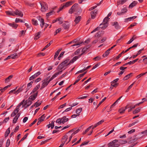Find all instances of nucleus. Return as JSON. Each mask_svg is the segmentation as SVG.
Wrapping results in <instances>:
<instances>
[{
	"label": "nucleus",
	"instance_id": "1",
	"mask_svg": "<svg viewBox=\"0 0 147 147\" xmlns=\"http://www.w3.org/2000/svg\"><path fill=\"white\" fill-rule=\"evenodd\" d=\"M69 59H67L61 63H60L57 67V69L58 71L60 70L63 68L65 67L68 65H69Z\"/></svg>",
	"mask_w": 147,
	"mask_h": 147
},
{
	"label": "nucleus",
	"instance_id": "2",
	"mask_svg": "<svg viewBox=\"0 0 147 147\" xmlns=\"http://www.w3.org/2000/svg\"><path fill=\"white\" fill-rule=\"evenodd\" d=\"M49 77H48L42 81V83L40 88V90L42 89L47 86L49 83L47 81V80H49Z\"/></svg>",
	"mask_w": 147,
	"mask_h": 147
},
{
	"label": "nucleus",
	"instance_id": "3",
	"mask_svg": "<svg viewBox=\"0 0 147 147\" xmlns=\"http://www.w3.org/2000/svg\"><path fill=\"white\" fill-rule=\"evenodd\" d=\"M41 6V11L42 12H45L48 9V7L47 3L44 2H42L40 3Z\"/></svg>",
	"mask_w": 147,
	"mask_h": 147
},
{
	"label": "nucleus",
	"instance_id": "4",
	"mask_svg": "<svg viewBox=\"0 0 147 147\" xmlns=\"http://www.w3.org/2000/svg\"><path fill=\"white\" fill-rule=\"evenodd\" d=\"M78 8V4L77 3L74 4L69 10V13H73L74 12L76 11Z\"/></svg>",
	"mask_w": 147,
	"mask_h": 147
},
{
	"label": "nucleus",
	"instance_id": "5",
	"mask_svg": "<svg viewBox=\"0 0 147 147\" xmlns=\"http://www.w3.org/2000/svg\"><path fill=\"white\" fill-rule=\"evenodd\" d=\"M125 6V5L123 6V8L122 9L121 12H117V14L118 15H122L127 12V8Z\"/></svg>",
	"mask_w": 147,
	"mask_h": 147
},
{
	"label": "nucleus",
	"instance_id": "6",
	"mask_svg": "<svg viewBox=\"0 0 147 147\" xmlns=\"http://www.w3.org/2000/svg\"><path fill=\"white\" fill-rule=\"evenodd\" d=\"M62 72V71L61 70L55 73L50 78H49V80H47V81L49 82V83L50 81L52 80L54 78L57 77V76L59 74H61Z\"/></svg>",
	"mask_w": 147,
	"mask_h": 147
},
{
	"label": "nucleus",
	"instance_id": "7",
	"mask_svg": "<svg viewBox=\"0 0 147 147\" xmlns=\"http://www.w3.org/2000/svg\"><path fill=\"white\" fill-rule=\"evenodd\" d=\"M109 18H108V17H106L103 20V23L104 25V26L103 27V29H105L108 26V24L107 23L109 20Z\"/></svg>",
	"mask_w": 147,
	"mask_h": 147
},
{
	"label": "nucleus",
	"instance_id": "8",
	"mask_svg": "<svg viewBox=\"0 0 147 147\" xmlns=\"http://www.w3.org/2000/svg\"><path fill=\"white\" fill-rule=\"evenodd\" d=\"M14 13H15V16L16 15H18L19 16L22 17L23 16V14L22 12L18 9L16 10L15 11H14Z\"/></svg>",
	"mask_w": 147,
	"mask_h": 147
},
{
	"label": "nucleus",
	"instance_id": "9",
	"mask_svg": "<svg viewBox=\"0 0 147 147\" xmlns=\"http://www.w3.org/2000/svg\"><path fill=\"white\" fill-rule=\"evenodd\" d=\"M97 11L96 9L92 11L90 13L91 18L92 19L95 18L96 17V14H97Z\"/></svg>",
	"mask_w": 147,
	"mask_h": 147
},
{
	"label": "nucleus",
	"instance_id": "10",
	"mask_svg": "<svg viewBox=\"0 0 147 147\" xmlns=\"http://www.w3.org/2000/svg\"><path fill=\"white\" fill-rule=\"evenodd\" d=\"M38 93V92L37 91L35 93L33 94L29 98V99L32 100H34L36 97Z\"/></svg>",
	"mask_w": 147,
	"mask_h": 147
},
{
	"label": "nucleus",
	"instance_id": "11",
	"mask_svg": "<svg viewBox=\"0 0 147 147\" xmlns=\"http://www.w3.org/2000/svg\"><path fill=\"white\" fill-rule=\"evenodd\" d=\"M32 102V101L29 99L27 100L25 102V104L24 106H25V108H27L29 107L31 105Z\"/></svg>",
	"mask_w": 147,
	"mask_h": 147
},
{
	"label": "nucleus",
	"instance_id": "12",
	"mask_svg": "<svg viewBox=\"0 0 147 147\" xmlns=\"http://www.w3.org/2000/svg\"><path fill=\"white\" fill-rule=\"evenodd\" d=\"M25 87H26L25 85H23L22 86L20 87L19 88H18L17 90L15 92H14V94H15L16 93L18 94L20 92L22 91L25 88Z\"/></svg>",
	"mask_w": 147,
	"mask_h": 147
},
{
	"label": "nucleus",
	"instance_id": "13",
	"mask_svg": "<svg viewBox=\"0 0 147 147\" xmlns=\"http://www.w3.org/2000/svg\"><path fill=\"white\" fill-rule=\"evenodd\" d=\"M72 130H71L69 131L68 133L66 135H68V138H69V141L67 143V144L68 142H69L71 140V139L72 138V137L74 136V134H73L72 133L71 134H70V132H72Z\"/></svg>",
	"mask_w": 147,
	"mask_h": 147
},
{
	"label": "nucleus",
	"instance_id": "14",
	"mask_svg": "<svg viewBox=\"0 0 147 147\" xmlns=\"http://www.w3.org/2000/svg\"><path fill=\"white\" fill-rule=\"evenodd\" d=\"M117 142L118 140H115L111 142L108 144V147H114V145Z\"/></svg>",
	"mask_w": 147,
	"mask_h": 147
},
{
	"label": "nucleus",
	"instance_id": "15",
	"mask_svg": "<svg viewBox=\"0 0 147 147\" xmlns=\"http://www.w3.org/2000/svg\"><path fill=\"white\" fill-rule=\"evenodd\" d=\"M111 25L113 26H114L115 29H118L120 28V26L117 22H112L111 23Z\"/></svg>",
	"mask_w": 147,
	"mask_h": 147
},
{
	"label": "nucleus",
	"instance_id": "16",
	"mask_svg": "<svg viewBox=\"0 0 147 147\" xmlns=\"http://www.w3.org/2000/svg\"><path fill=\"white\" fill-rule=\"evenodd\" d=\"M62 26L65 29L68 30L69 27L70 25L68 22H66L64 23Z\"/></svg>",
	"mask_w": 147,
	"mask_h": 147
},
{
	"label": "nucleus",
	"instance_id": "17",
	"mask_svg": "<svg viewBox=\"0 0 147 147\" xmlns=\"http://www.w3.org/2000/svg\"><path fill=\"white\" fill-rule=\"evenodd\" d=\"M137 17L134 16L131 17H130L128 18H125L124 20L125 22H127L128 21L133 20L134 19L136 18Z\"/></svg>",
	"mask_w": 147,
	"mask_h": 147
},
{
	"label": "nucleus",
	"instance_id": "18",
	"mask_svg": "<svg viewBox=\"0 0 147 147\" xmlns=\"http://www.w3.org/2000/svg\"><path fill=\"white\" fill-rule=\"evenodd\" d=\"M137 1H134L129 5V8H132L135 6L137 4Z\"/></svg>",
	"mask_w": 147,
	"mask_h": 147
},
{
	"label": "nucleus",
	"instance_id": "19",
	"mask_svg": "<svg viewBox=\"0 0 147 147\" xmlns=\"http://www.w3.org/2000/svg\"><path fill=\"white\" fill-rule=\"evenodd\" d=\"M100 27H97L96 28H95L94 30H93L91 32V33H93V32H94L97 31L99 29V28H102L103 29V28H102L104 26V25L103 24V23H102V24H100Z\"/></svg>",
	"mask_w": 147,
	"mask_h": 147
},
{
	"label": "nucleus",
	"instance_id": "20",
	"mask_svg": "<svg viewBox=\"0 0 147 147\" xmlns=\"http://www.w3.org/2000/svg\"><path fill=\"white\" fill-rule=\"evenodd\" d=\"M20 113H18L15 116V117L14 118L13 121V123H16L17 122V121L18 118V117H20Z\"/></svg>",
	"mask_w": 147,
	"mask_h": 147
},
{
	"label": "nucleus",
	"instance_id": "21",
	"mask_svg": "<svg viewBox=\"0 0 147 147\" xmlns=\"http://www.w3.org/2000/svg\"><path fill=\"white\" fill-rule=\"evenodd\" d=\"M34 81H32L28 83L27 85V88H26V92L30 89L32 87V85Z\"/></svg>",
	"mask_w": 147,
	"mask_h": 147
},
{
	"label": "nucleus",
	"instance_id": "22",
	"mask_svg": "<svg viewBox=\"0 0 147 147\" xmlns=\"http://www.w3.org/2000/svg\"><path fill=\"white\" fill-rule=\"evenodd\" d=\"M128 0H120L118 1L117 2V6L120 4L123 5Z\"/></svg>",
	"mask_w": 147,
	"mask_h": 147
},
{
	"label": "nucleus",
	"instance_id": "23",
	"mask_svg": "<svg viewBox=\"0 0 147 147\" xmlns=\"http://www.w3.org/2000/svg\"><path fill=\"white\" fill-rule=\"evenodd\" d=\"M61 123H62L64 124L65 122L69 120V119L66 118V116H64L61 118Z\"/></svg>",
	"mask_w": 147,
	"mask_h": 147
},
{
	"label": "nucleus",
	"instance_id": "24",
	"mask_svg": "<svg viewBox=\"0 0 147 147\" xmlns=\"http://www.w3.org/2000/svg\"><path fill=\"white\" fill-rule=\"evenodd\" d=\"M6 13L7 15H11L13 16H15V13L13 11H8L5 12Z\"/></svg>",
	"mask_w": 147,
	"mask_h": 147
},
{
	"label": "nucleus",
	"instance_id": "25",
	"mask_svg": "<svg viewBox=\"0 0 147 147\" xmlns=\"http://www.w3.org/2000/svg\"><path fill=\"white\" fill-rule=\"evenodd\" d=\"M40 87V85L39 84H38L33 89L30 94L33 93L35 92L39 89Z\"/></svg>",
	"mask_w": 147,
	"mask_h": 147
},
{
	"label": "nucleus",
	"instance_id": "26",
	"mask_svg": "<svg viewBox=\"0 0 147 147\" xmlns=\"http://www.w3.org/2000/svg\"><path fill=\"white\" fill-rule=\"evenodd\" d=\"M127 109V106L125 107V108H121L119 109V112L121 114H123L124 113L125 110Z\"/></svg>",
	"mask_w": 147,
	"mask_h": 147
},
{
	"label": "nucleus",
	"instance_id": "27",
	"mask_svg": "<svg viewBox=\"0 0 147 147\" xmlns=\"http://www.w3.org/2000/svg\"><path fill=\"white\" fill-rule=\"evenodd\" d=\"M68 138V135L65 134L62 138V142L65 143Z\"/></svg>",
	"mask_w": 147,
	"mask_h": 147
},
{
	"label": "nucleus",
	"instance_id": "28",
	"mask_svg": "<svg viewBox=\"0 0 147 147\" xmlns=\"http://www.w3.org/2000/svg\"><path fill=\"white\" fill-rule=\"evenodd\" d=\"M41 32H38L37 33L35 34V36L34 38V40H37L40 38V34H41Z\"/></svg>",
	"mask_w": 147,
	"mask_h": 147
},
{
	"label": "nucleus",
	"instance_id": "29",
	"mask_svg": "<svg viewBox=\"0 0 147 147\" xmlns=\"http://www.w3.org/2000/svg\"><path fill=\"white\" fill-rule=\"evenodd\" d=\"M133 73H130L128 75L126 76H125L123 78V80H126L128 79L129 78L131 77Z\"/></svg>",
	"mask_w": 147,
	"mask_h": 147
},
{
	"label": "nucleus",
	"instance_id": "30",
	"mask_svg": "<svg viewBox=\"0 0 147 147\" xmlns=\"http://www.w3.org/2000/svg\"><path fill=\"white\" fill-rule=\"evenodd\" d=\"M81 18V16H78L76 17L74 20V21L76 24H77L80 21V20Z\"/></svg>",
	"mask_w": 147,
	"mask_h": 147
},
{
	"label": "nucleus",
	"instance_id": "31",
	"mask_svg": "<svg viewBox=\"0 0 147 147\" xmlns=\"http://www.w3.org/2000/svg\"><path fill=\"white\" fill-rule=\"evenodd\" d=\"M72 3L71 1L67 2L63 4L65 7H67L71 5Z\"/></svg>",
	"mask_w": 147,
	"mask_h": 147
},
{
	"label": "nucleus",
	"instance_id": "32",
	"mask_svg": "<svg viewBox=\"0 0 147 147\" xmlns=\"http://www.w3.org/2000/svg\"><path fill=\"white\" fill-rule=\"evenodd\" d=\"M39 20L40 22V26L42 28L45 24L44 20L43 19L41 18H40Z\"/></svg>",
	"mask_w": 147,
	"mask_h": 147
},
{
	"label": "nucleus",
	"instance_id": "33",
	"mask_svg": "<svg viewBox=\"0 0 147 147\" xmlns=\"http://www.w3.org/2000/svg\"><path fill=\"white\" fill-rule=\"evenodd\" d=\"M110 50L109 49L107 50L102 55V56L103 57H105L109 55V51H110Z\"/></svg>",
	"mask_w": 147,
	"mask_h": 147
},
{
	"label": "nucleus",
	"instance_id": "34",
	"mask_svg": "<svg viewBox=\"0 0 147 147\" xmlns=\"http://www.w3.org/2000/svg\"><path fill=\"white\" fill-rule=\"evenodd\" d=\"M13 76L12 75H11L7 78L5 80V82L7 83L9 82L13 77Z\"/></svg>",
	"mask_w": 147,
	"mask_h": 147
},
{
	"label": "nucleus",
	"instance_id": "35",
	"mask_svg": "<svg viewBox=\"0 0 147 147\" xmlns=\"http://www.w3.org/2000/svg\"><path fill=\"white\" fill-rule=\"evenodd\" d=\"M32 23L35 26H37L38 25L37 21L35 19H33L32 20Z\"/></svg>",
	"mask_w": 147,
	"mask_h": 147
},
{
	"label": "nucleus",
	"instance_id": "36",
	"mask_svg": "<svg viewBox=\"0 0 147 147\" xmlns=\"http://www.w3.org/2000/svg\"><path fill=\"white\" fill-rule=\"evenodd\" d=\"M101 32L99 31L97 33L95 34V37H96V38H98V39H99L100 37L101 36Z\"/></svg>",
	"mask_w": 147,
	"mask_h": 147
},
{
	"label": "nucleus",
	"instance_id": "37",
	"mask_svg": "<svg viewBox=\"0 0 147 147\" xmlns=\"http://www.w3.org/2000/svg\"><path fill=\"white\" fill-rule=\"evenodd\" d=\"M9 24L15 29L17 28L18 26V25L15 24V23H13V24L10 23Z\"/></svg>",
	"mask_w": 147,
	"mask_h": 147
},
{
	"label": "nucleus",
	"instance_id": "38",
	"mask_svg": "<svg viewBox=\"0 0 147 147\" xmlns=\"http://www.w3.org/2000/svg\"><path fill=\"white\" fill-rule=\"evenodd\" d=\"M39 100H38L37 102L35 103L34 105V106L36 107H38L40 106L42 102V101H40V102H38Z\"/></svg>",
	"mask_w": 147,
	"mask_h": 147
},
{
	"label": "nucleus",
	"instance_id": "39",
	"mask_svg": "<svg viewBox=\"0 0 147 147\" xmlns=\"http://www.w3.org/2000/svg\"><path fill=\"white\" fill-rule=\"evenodd\" d=\"M140 108H138L135 109L134 111H133V113L134 114H135L140 112Z\"/></svg>",
	"mask_w": 147,
	"mask_h": 147
},
{
	"label": "nucleus",
	"instance_id": "40",
	"mask_svg": "<svg viewBox=\"0 0 147 147\" xmlns=\"http://www.w3.org/2000/svg\"><path fill=\"white\" fill-rule=\"evenodd\" d=\"M11 56H12L11 57V59H15L18 57V55L16 53H14L13 54H11Z\"/></svg>",
	"mask_w": 147,
	"mask_h": 147
},
{
	"label": "nucleus",
	"instance_id": "41",
	"mask_svg": "<svg viewBox=\"0 0 147 147\" xmlns=\"http://www.w3.org/2000/svg\"><path fill=\"white\" fill-rule=\"evenodd\" d=\"M10 132V128L9 127L6 130L5 134V137H7L9 134Z\"/></svg>",
	"mask_w": 147,
	"mask_h": 147
},
{
	"label": "nucleus",
	"instance_id": "42",
	"mask_svg": "<svg viewBox=\"0 0 147 147\" xmlns=\"http://www.w3.org/2000/svg\"><path fill=\"white\" fill-rule=\"evenodd\" d=\"M82 108H79L76 110V113L78 115V114H79V113H80L82 111Z\"/></svg>",
	"mask_w": 147,
	"mask_h": 147
},
{
	"label": "nucleus",
	"instance_id": "43",
	"mask_svg": "<svg viewBox=\"0 0 147 147\" xmlns=\"http://www.w3.org/2000/svg\"><path fill=\"white\" fill-rule=\"evenodd\" d=\"M135 82H134L131 84L128 87L127 89L126 90L125 92H127L129 91V90L132 87Z\"/></svg>",
	"mask_w": 147,
	"mask_h": 147
},
{
	"label": "nucleus",
	"instance_id": "44",
	"mask_svg": "<svg viewBox=\"0 0 147 147\" xmlns=\"http://www.w3.org/2000/svg\"><path fill=\"white\" fill-rule=\"evenodd\" d=\"M146 73H147V71L145 73H141L139 75L137 76H136V78H137L138 79L139 78H140L141 76H143V75H145Z\"/></svg>",
	"mask_w": 147,
	"mask_h": 147
},
{
	"label": "nucleus",
	"instance_id": "45",
	"mask_svg": "<svg viewBox=\"0 0 147 147\" xmlns=\"http://www.w3.org/2000/svg\"><path fill=\"white\" fill-rule=\"evenodd\" d=\"M24 101L25 100H22V102H21L20 104H19V105H18L16 107L18 109H19V107L22 105V107H23L24 106V105L23 104Z\"/></svg>",
	"mask_w": 147,
	"mask_h": 147
},
{
	"label": "nucleus",
	"instance_id": "46",
	"mask_svg": "<svg viewBox=\"0 0 147 147\" xmlns=\"http://www.w3.org/2000/svg\"><path fill=\"white\" fill-rule=\"evenodd\" d=\"M24 101L25 100H22V102H21L20 104H19V105H18L16 107L18 109H19V107L22 105V107H23L24 106V105L23 104Z\"/></svg>",
	"mask_w": 147,
	"mask_h": 147
},
{
	"label": "nucleus",
	"instance_id": "47",
	"mask_svg": "<svg viewBox=\"0 0 147 147\" xmlns=\"http://www.w3.org/2000/svg\"><path fill=\"white\" fill-rule=\"evenodd\" d=\"M89 47H88V46H86L84 47L82 50V52L83 53H84L86 51H87V49Z\"/></svg>",
	"mask_w": 147,
	"mask_h": 147
},
{
	"label": "nucleus",
	"instance_id": "48",
	"mask_svg": "<svg viewBox=\"0 0 147 147\" xmlns=\"http://www.w3.org/2000/svg\"><path fill=\"white\" fill-rule=\"evenodd\" d=\"M54 13L53 11H51L49 12L46 14V16L48 17L49 16H50L51 15L53 14Z\"/></svg>",
	"mask_w": 147,
	"mask_h": 147
},
{
	"label": "nucleus",
	"instance_id": "49",
	"mask_svg": "<svg viewBox=\"0 0 147 147\" xmlns=\"http://www.w3.org/2000/svg\"><path fill=\"white\" fill-rule=\"evenodd\" d=\"M118 85L117 83H114L113 82H111V86L113 87H116Z\"/></svg>",
	"mask_w": 147,
	"mask_h": 147
},
{
	"label": "nucleus",
	"instance_id": "50",
	"mask_svg": "<svg viewBox=\"0 0 147 147\" xmlns=\"http://www.w3.org/2000/svg\"><path fill=\"white\" fill-rule=\"evenodd\" d=\"M15 22L16 23H18L19 22H24L22 20L18 18H16V19Z\"/></svg>",
	"mask_w": 147,
	"mask_h": 147
},
{
	"label": "nucleus",
	"instance_id": "51",
	"mask_svg": "<svg viewBox=\"0 0 147 147\" xmlns=\"http://www.w3.org/2000/svg\"><path fill=\"white\" fill-rule=\"evenodd\" d=\"M19 110H20L19 109H18L16 107V108L14 110V111L13 112H14V113H15L16 115V114L18 113Z\"/></svg>",
	"mask_w": 147,
	"mask_h": 147
},
{
	"label": "nucleus",
	"instance_id": "52",
	"mask_svg": "<svg viewBox=\"0 0 147 147\" xmlns=\"http://www.w3.org/2000/svg\"><path fill=\"white\" fill-rule=\"evenodd\" d=\"M101 59V57L99 56H98L96 57H94L93 59L95 61H98Z\"/></svg>",
	"mask_w": 147,
	"mask_h": 147
},
{
	"label": "nucleus",
	"instance_id": "53",
	"mask_svg": "<svg viewBox=\"0 0 147 147\" xmlns=\"http://www.w3.org/2000/svg\"><path fill=\"white\" fill-rule=\"evenodd\" d=\"M10 144V140L9 139H7L6 144V147H8L9 145Z\"/></svg>",
	"mask_w": 147,
	"mask_h": 147
},
{
	"label": "nucleus",
	"instance_id": "54",
	"mask_svg": "<svg viewBox=\"0 0 147 147\" xmlns=\"http://www.w3.org/2000/svg\"><path fill=\"white\" fill-rule=\"evenodd\" d=\"M64 52H62L59 55V56L58 57V59L59 60H60V58L61 57H62L63 56L64 54Z\"/></svg>",
	"mask_w": 147,
	"mask_h": 147
},
{
	"label": "nucleus",
	"instance_id": "55",
	"mask_svg": "<svg viewBox=\"0 0 147 147\" xmlns=\"http://www.w3.org/2000/svg\"><path fill=\"white\" fill-rule=\"evenodd\" d=\"M36 76L35 74H34L33 75L31 76L29 78V80H32L35 78L37 77Z\"/></svg>",
	"mask_w": 147,
	"mask_h": 147
},
{
	"label": "nucleus",
	"instance_id": "56",
	"mask_svg": "<svg viewBox=\"0 0 147 147\" xmlns=\"http://www.w3.org/2000/svg\"><path fill=\"white\" fill-rule=\"evenodd\" d=\"M138 122H139L138 121H135L134 123H132L131 124H130L129 125L128 127H131V126L134 125L136 123H138Z\"/></svg>",
	"mask_w": 147,
	"mask_h": 147
},
{
	"label": "nucleus",
	"instance_id": "57",
	"mask_svg": "<svg viewBox=\"0 0 147 147\" xmlns=\"http://www.w3.org/2000/svg\"><path fill=\"white\" fill-rule=\"evenodd\" d=\"M61 120H62V119H61V118H59L57 120L56 122L57 123H58L59 124H60L61 123H62Z\"/></svg>",
	"mask_w": 147,
	"mask_h": 147
},
{
	"label": "nucleus",
	"instance_id": "58",
	"mask_svg": "<svg viewBox=\"0 0 147 147\" xmlns=\"http://www.w3.org/2000/svg\"><path fill=\"white\" fill-rule=\"evenodd\" d=\"M137 24V23L136 22L134 23L131 24L130 26L128 27V28H130L131 27L135 26Z\"/></svg>",
	"mask_w": 147,
	"mask_h": 147
},
{
	"label": "nucleus",
	"instance_id": "59",
	"mask_svg": "<svg viewBox=\"0 0 147 147\" xmlns=\"http://www.w3.org/2000/svg\"><path fill=\"white\" fill-rule=\"evenodd\" d=\"M106 39V38H103L100 40H98L99 43H101L103 42H104Z\"/></svg>",
	"mask_w": 147,
	"mask_h": 147
},
{
	"label": "nucleus",
	"instance_id": "60",
	"mask_svg": "<svg viewBox=\"0 0 147 147\" xmlns=\"http://www.w3.org/2000/svg\"><path fill=\"white\" fill-rule=\"evenodd\" d=\"M28 135V133L26 134L21 140V141H23L27 137Z\"/></svg>",
	"mask_w": 147,
	"mask_h": 147
},
{
	"label": "nucleus",
	"instance_id": "61",
	"mask_svg": "<svg viewBox=\"0 0 147 147\" xmlns=\"http://www.w3.org/2000/svg\"><path fill=\"white\" fill-rule=\"evenodd\" d=\"M45 114L43 115L41 117H40L38 119V120H41L43 119V120H44V119L45 118Z\"/></svg>",
	"mask_w": 147,
	"mask_h": 147
},
{
	"label": "nucleus",
	"instance_id": "62",
	"mask_svg": "<svg viewBox=\"0 0 147 147\" xmlns=\"http://www.w3.org/2000/svg\"><path fill=\"white\" fill-rule=\"evenodd\" d=\"M50 45V43H49L46 46H45L44 48L42 50V51H43L47 48H48Z\"/></svg>",
	"mask_w": 147,
	"mask_h": 147
},
{
	"label": "nucleus",
	"instance_id": "63",
	"mask_svg": "<svg viewBox=\"0 0 147 147\" xmlns=\"http://www.w3.org/2000/svg\"><path fill=\"white\" fill-rule=\"evenodd\" d=\"M127 142L126 140L123 141L121 140L120 141V143L121 144H123L126 143Z\"/></svg>",
	"mask_w": 147,
	"mask_h": 147
},
{
	"label": "nucleus",
	"instance_id": "64",
	"mask_svg": "<svg viewBox=\"0 0 147 147\" xmlns=\"http://www.w3.org/2000/svg\"><path fill=\"white\" fill-rule=\"evenodd\" d=\"M118 103L117 101H115L111 106L110 108H112L114 106H115Z\"/></svg>",
	"mask_w": 147,
	"mask_h": 147
}]
</instances>
